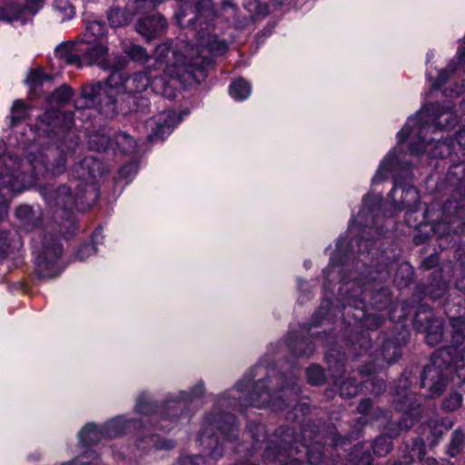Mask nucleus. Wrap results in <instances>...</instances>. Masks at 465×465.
<instances>
[{
  "instance_id": "obj_43",
  "label": "nucleus",
  "mask_w": 465,
  "mask_h": 465,
  "mask_svg": "<svg viewBox=\"0 0 465 465\" xmlns=\"http://www.w3.org/2000/svg\"><path fill=\"white\" fill-rule=\"evenodd\" d=\"M455 70L456 67L453 64H448L444 70H441L439 73L437 79L432 83V87H440L447 81L450 75L455 72Z\"/></svg>"
},
{
  "instance_id": "obj_54",
  "label": "nucleus",
  "mask_w": 465,
  "mask_h": 465,
  "mask_svg": "<svg viewBox=\"0 0 465 465\" xmlns=\"http://www.w3.org/2000/svg\"><path fill=\"white\" fill-rule=\"evenodd\" d=\"M308 461L312 465H318L322 461V455L317 454L314 456V454L310 450L308 452Z\"/></svg>"
},
{
  "instance_id": "obj_39",
  "label": "nucleus",
  "mask_w": 465,
  "mask_h": 465,
  "mask_svg": "<svg viewBox=\"0 0 465 465\" xmlns=\"http://www.w3.org/2000/svg\"><path fill=\"white\" fill-rule=\"evenodd\" d=\"M72 94V89L67 85H63L53 93L51 100L57 104H65L70 100Z\"/></svg>"
},
{
  "instance_id": "obj_6",
  "label": "nucleus",
  "mask_w": 465,
  "mask_h": 465,
  "mask_svg": "<svg viewBox=\"0 0 465 465\" xmlns=\"http://www.w3.org/2000/svg\"><path fill=\"white\" fill-rule=\"evenodd\" d=\"M456 349H441L435 356L433 362L425 367L421 383L428 388L431 395H440L447 385L446 374L440 370V361L447 362L451 356V351Z\"/></svg>"
},
{
  "instance_id": "obj_21",
  "label": "nucleus",
  "mask_w": 465,
  "mask_h": 465,
  "mask_svg": "<svg viewBox=\"0 0 465 465\" xmlns=\"http://www.w3.org/2000/svg\"><path fill=\"white\" fill-rule=\"evenodd\" d=\"M399 164V157L394 153H390L384 160L381 162L379 169L377 170L372 183H379L387 179L389 173L394 168L395 165Z\"/></svg>"
},
{
  "instance_id": "obj_55",
  "label": "nucleus",
  "mask_w": 465,
  "mask_h": 465,
  "mask_svg": "<svg viewBox=\"0 0 465 465\" xmlns=\"http://www.w3.org/2000/svg\"><path fill=\"white\" fill-rule=\"evenodd\" d=\"M455 140L460 146L465 148V129L459 131L455 134Z\"/></svg>"
},
{
  "instance_id": "obj_58",
  "label": "nucleus",
  "mask_w": 465,
  "mask_h": 465,
  "mask_svg": "<svg viewBox=\"0 0 465 465\" xmlns=\"http://www.w3.org/2000/svg\"><path fill=\"white\" fill-rule=\"evenodd\" d=\"M282 465H302V462L300 459L295 458L284 462Z\"/></svg>"
},
{
  "instance_id": "obj_44",
  "label": "nucleus",
  "mask_w": 465,
  "mask_h": 465,
  "mask_svg": "<svg viewBox=\"0 0 465 465\" xmlns=\"http://www.w3.org/2000/svg\"><path fill=\"white\" fill-rule=\"evenodd\" d=\"M373 451L379 456L385 455L390 451V442L387 438L380 437L377 438L373 443Z\"/></svg>"
},
{
  "instance_id": "obj_22",
  "label": "nucleus",
  "mask_w": 465,
  "mask_h": 465,
  "mask_svg": "<svg viewBox=\"0 0 465 465\" xmlns=\"http://www.w3.org/2000/svg\"><path fill=\"white\" fill-rule=\"evenodd\" d=\"M419 192L412 185H405L402 187V196L401 204L402 208H407L409 212L414 213L418 210Z\"/></svg>"
},
{
  "instance_id": "obj_13",
  "label": "nucleus",
  "mask_w": 465,
  "mask_h": 465,
  "mask_svg": "<svg viewBox=\"0 0 465 465\" xmlns=\"http://www.w3.org/2000/svg\"><path fill=\"white\" fill-rule=\"evenodd\" d=\"M76 53L83 54V62L88 64H97L101 67L106 68L108 63V47L103 42L97 44L88 45L83 47L82 44H76L73 49Z\"/></svg>"
},
{
  "instance_id": "obj_3",
  "label": "nucleus",
  "mask_w": 465,
  "mask_h": 465,
  "mask_svg": "<svg viewBox=\"0 0 465 465\" xmlns=\"http://www.w3.org/2000/svg\"><path fill=\"white\" fill-rule=\"evenodd\" d=\"M236 430L235 418L229 412L206 417L198 440L200 444L210 450L211 458L217 460L223 455L219 447L224 440L234 438Z\"/></svg>"
},
{
  "instance_id": "obj_50",
  "label": "nucleus",
  "mask_w": 465,
  "mask_h": 465,
  "mask_svg": "<svg viewBox=\"0 0 465 465\" xmlns=\"http://www.w3.org/2000/svg\"><path fill=\"white\" fill-rule=\"evenodd\" d=\"M66 166V160L64 155L59 156L55 164L54 165L52 172L54 174H60L64 172Z\"/></svg>"
},
{
  "instance_id": "obj_37",
  "label": "nucleus",
  "mask_w": 465,
  "mask_h": 465,
  "mask_svg": "<svg viewBox=\"0 0 465 465\" xmlns=\"http://www.w3.org/2000/svg\"><path fill=\"white\" fill-rule=\"evenodd\" d=\"M381 353L389 364L395 362L401 357L400 348L391 342L383 345Z\"/></svg>"
},
{
  "instance_id": "obj_5",
  "label": "nucleus",
  "mask_w": 465,
  "mask_h": 465,
  "mask_svg": "<svg viewBox=\"0 0 465 465\" xmlns=\"http://www.w3.org/2000/svg\"><path fill=\"white\" fill-rule=\"evenodd\" d=\"M156 79L152 80L147 73H135L125 76L121 71H114L109 75L108 103L113 101V94H136L145 91L149 86L157 92L154 86Z\"/></svg>"
},
{
  "instance_id": "obj_53",
  "label": "nucleus",
  "mask_w": 465,
  "mask_h": 465,
  "mask_svg": "<svg viewBox=\"0 0 465 465\" xmlns=\"http://www.w3.org/2000/svg\"><path fill=\"white\" fill-rule=\"evenodd\" d=\"M63 59L67 64H79L80 61H83V56L80 57L78 54L70 53V54H64L63 56Z\"/></svg>"
},
{
  "instance_id": "obj_46",
  "label": "nucleus",
  "mask_w": 465,
  "mask_h": 465,
  "mask_svg": "<svg viewBox=\"0 0 465 465\" xmlns=\"http://www.w3.org/2000/svg\"><path fill=\"white\" fill-rule=\"evenodd\" d=\"M413 270L412 267L408 263H401L399 267V271L397 272V276H401L404 280V283L407 284L412 280Z\"/></svg>"
},
{
  "instance_id": "obj_52",
  "label": "nucleus",
  "mask_w": 465,
  "mask_h": 465,
  "mask_svg": "<svg viewBox=\"0 0 465 465\" xmlns=\"http://www.w3.org/2000/svg\"><path fill=\"white\" fill-rule=\"evenodd\" d=\"M382 323V319L378 315H369L364 324L369 328H378Z\"/></svg>"
},
{
  "instance_id": "obj_40",
  "label": "nucleus",
  "mask_w": 465,
  "mask_h": 465,
  "mask_svg": "<svg viewBox=\"0 0 465 465\" xmlns=\"http://www.w3.org/2000/svg\"><path fill=\"white\" fill-rule=\"evenodd\" d=\"M308 381L312 385H319L324 380L322 369L318 365H313L307 369Z\"/></svg>"
},
{
  "instance_id": "obj_63",
  "label": "nucleus",
  "mask_w": 465,
  "mask_h": 465,
  "mask_svg": "<svg viewBox=\"0 0 465 465\" xmlns=\"http://www.w3.org/2000/svg\"><path fill=\"white\" fill-rule=\"evenodd\" d=\"M308 347H309L308 351H302V352H300V353H299V355H301V356H303V355H304V356H310V355L312 353L313 349H312V346H309V345H308Z\"/></svg>"
},
{
  "instance_id": "obj_7",
  "label": "nucleus",
  "mask_w": 465,
  "mask_h": 465,
  "mask_svg": "<svg viewBox=\"0 0 465 465\" xmlns=\"http://www.w3.org/2000/svg\"><path fill=\"white\" fill-rule=\"evenodd\" d=\"M108 89L109 77L107 78L105 85H102L100 83L84 85L82 89V97L84 100V104H76V106L98 105L106 115L112 116L115 114L117 112L115 106L117 99L115 94H113V101L108 103Z\"/></svg>"
},
{
  "instance_id": "obj_36",
  "label": "nucleus",
  "mask_w": 465,
  "mask_h": 465,
  "mask_svg": "<svg viewBox=\"0 0 465 465\" xmlns=\"http://www.w3.org/2000/svg\"><path fill=\"white\" fill-rule=\"evenodd\" d=\"M47 80H51V77L44 74L42 70H32L29 73L25 82L31 89H36L39 85Z\"/></svg>"
},
{
  "instance_id": "obj_34",
  "label": "nucleus",
  "mask_w": 465,
  "mask_h": 465,
  "mask_svg": "<svg viewBox=\"0 0 465 465\" xmlns=\"http://www.w3.org/2000/svg\"><path fill=\"white\" fill-rule=\"evenodd\" d=\"M381 196L380 194L367 195L363 199V208L358 213L356 220L360 223H361L364 216L368 213H371L373 211V207L375 205H378L381 203Z\"/></svg>"
},
{
  "instance_id": "obj_20",
  "label": "nucleus",
  "mask_w": 465,
  "mask_h": 465,
  "mask_svg": "<svg viewBox=\"0 0 465 465\" xmlns=\"http://www.w3.org/2000/svg\"><path fill=\"white\" fill-rule=\"evenodd\" d=\"M135 424L134 420H125L122 417H118L109 420L104 430V436L107 438H114L123 434L126 429Z\"/></svg>"
},
{
  "instance_id": "obj_24",
  "label": "nucleus",
  "mask_w": 465,
  "mask_h": 465,
  "mask_svg": "<svg viewBox=\"0 0 465 465\" xmlns=\"http://www.w3.org/2000/svg\"><path fill=\"white\" fill-rule=\"evenodd\" d=\"M133 16V14L121 8H113L108 12V21L113 27H121L129 24Z\"/></svg>"
},
{
  "instance_id": "obj_38",
  "label": "nucleus",
  "mask_w": 465,
  "mask_h": 465,
  "mask_svg": "<svg viewBox=\"0 0 465 465\" xmlns=\"http://www.w3.org/2000/svg\"><path fill=\"white\" fill-rule=\"evenodd\" d=\"M358 385L353 379L344 381L340 387V394L343 398H352L358 394Z\"/></svg>"
},
{
  "instance_id": "obj_27",
  "label": "nucleus",
  "mask_w": 465,
  "mask_h": 465,
  "mask_svg": "<svg viewBox=\"0 0 465 465\" xmlns=\"http://www.w3.org/2000/svg\"><path fill=\"white\" fill-rule=\"evenodd\" d=\"M88 143L90 148L97 152H104L112 146L110 137L107 134L99 132L91 134Z\"/></svg>"
},
{
  "instance_id": "obj_60",
  "label": "nucleus",
  "mask_w": 465,
  "mask_h": 465,
  "mask_svg": "<svg viewBox=\"0 0 465 465\" xmlns=\"http://www.w3.org/2000/svg\"><path fill=\"white\" fill-rule=\"evenodd\" d=\"M0 19H1V20H5V21H13V20H14V18H12V17H8V16L6 15V12H5V10H2V11L0 12Z\"/></svg>"
},
{
  "instance_id": "obj_61",
  "label": "nucleus",
  "mask_w": 465,
  "mask_h": 465,
  "mask_svg": "<svg viewBox=\"0 0 465 465\" xmlns=\"http://www.w3.org/2000/svg\"><path fill=\"white\" fill-rule=\"evenodd\" d=\"M459 59L465 64V46L459 52Z\"/></svg>"
},
{
  "instance_id": "obj_45",
  "label": "nucleus",
  "mask_w": 465,
  "mask_h": 465,
  "mask_svg": "<svg viewBox=\"0 0 465 465\" xmlns=\"http://www.w3.org/2000/svg\"><path fill=\"white\" fill-rule=\"evenodd\" d=\"M96 252V249L94 247V244L92 243H86V244H84L82 245L79 250L77 251L76 252V258L79 260V261H84L85 259H87L89 256L94 254Z\"/></svg>"
},
{
  "instance_id": "obj_57",
  "label": "nucleus",
  "mask_w": 465,
  "mask_h": 465,
  "mask_svg": "<svg viewBox=\"0 0 465 465\" xmlns=\"http://www.w3.org/2000/svg\"><path fill=\"white\" fill-rule=\"evenodd\" d=\"M272 447H267L266 448V450H265V453H264V456H265L266 459H268V460H274V459L277 458L274 454L272 455Z\"/></svg>"
},
{
  "instance_id": "obj_12",
  "label": "nucleus",
  "mask_w": 465,
  "mask_h": 465,
  "mask_svg": "<svg viewBox=\"0 0 465 465\" xmlns=\"http://www.w3.org/2000/svg\"><path fill=\"white\" fill-rule=\"evenodd\" d=\"M40 128L44 125L50 127L49 129H44L46 133H54V135L60 134V133L70 129L74 124L73 115L71 113H64L58 110H50L45 112L40 117Z\"/></svg>"
},
{
  "instance_id": "obj_30",
  "label": "nucleus",
  "mask_w": 465,
  "mask_h": 465,
  "mask_svg": "<svg viewBox=\"0 0 465 465\" xmlns=\"http://www.w3.org/2000/svg\"><path fill=\"white\" fill-rule=\"evenodd\" d=\"M450 322L452 329V342L455 346H458L462 343L465 338L463 333V331L465 330V318H451Z\"/></svg>"
},
{
  "instance_id": "obj_51",
  "label": "nucleus",
  "mask_w": 465,
  "mask_h": 465,
  "mask_svg": "<svg viewBox=\"0 0 465 465\" xmlns=\"http://www.w3.org/2000/svg\"><path fill=\"white\" fill-rule=\"evenodd\" d=\"M204 460L202 456H188L182 460V465H203Z\"/></svg>"
},
{
  "instance_id": "obj_4",
  "label": "nucleus",
  "mask_w": 465,
  "mask_h": 465,
  "mask_svg": "<svg viewBox=\"0 0 465 465\" xmlns=\"http://www.w3.org/2000/svg\"><path fill=\"white\" fill-rule=\"evenodd\" d=\"M250 384L245 381H241L237 384L235 390L232 391V395L229 398L223 396L219 400L220 405H224L227 402L229 405H239L241 409L247 406H255L262 408L264 406H272L274 410L282 409V404L277 403L273 401L271 393L265 390L266 381L263 380L258 381L253 385V391L250 397H247L246 391H248Z\"/></svg>"
},
{
  "instance_id": "obj_17",
  "label": "nucleus",
  "mask_w": 465,
  "mask_h": 465,
  "mask_svg": "<svg viewBox=\"0 0 465 465\" xmlns=\"http://www.w3.org/2000/svg\"><path fill=\"white\" fill-rule=\"evenodd\" d=\"M105 35V26L100 21H91L85 27V32L82 37V43L87 45L97 44L103 42V37Z\"/></svg>"
},
{
  "instance_id": "obj_25",
  "label": "nucleus",
  "mask_w": 465,
  "mask_h": 465,
  "mask_svg": "<svg viewBox=\"0 0 465 465\" xmlns=\"http://www.w3.org/2000/svg\"><path fill=\"white\" fill-rule=\"evenodd\" d=\"M55 204L64 208L72 209L75 204V198L72 194L71 189L66 185H61L55 192Z\"/></svg>"
},
{
  "instance_id": "obj_47",
  "label": "nucleus",
  "mask_w": 465,
  "mask_h": 465,
  "mask_svg": "<svg viewBox=\"0 0 465 465\" xmlns=\"http://www.w3.org/2000/svg\"><path fill=\"white\" fill-rule=\"evenodd\" d=\"M341 292L344 294L348 295L349 300L351 299V300H355V301L364 293V291L362 290L361 287H358L357 290H355L353 293H350V292H351L350 282H346L343 284V286L341 288Z\"/></svg>"
},
{
  "instance_id": "obj_64",
  "label": "nucleus",
  "mask_w": 465,
  "mask_h": 465,
  "mask_svg": "<svg viewBox=\"0 0 465 465\" xmlns=\"http://www.w3.org/2000/svg\"><path fill=\"white\" fill-rule=\"evenodd\" d=\"M198 11L200 13L201 15H203V14L206 12V13H211L213 15V12L209 9H206V10H203V6L202 5H199L198 6Z\"/></svg>"
},
{
  "instance_id": "obj_32",
  "label": "nucleus",
  "mask_w": 465,
  "mask_h": 465,
  "mask_svg": "<svg viewBox=\"0 0 465 465\" xmlns=\"http://www.w3.org/2000/svg\"><path fill=\"white\" fill-rule=\"evenodd\" d=\"M465 435L460 430H456L452 433L450 442L448 447V454L451 457L457 456L463 449Z\"/></svg>"
},
{
  "instance_id": "obj_9",
  "label": "nucleus",
  "mask_w": 465,
  "mask_h": 465,
  "mask_svg": "<svg viewBox=\"0 0 465 465\" xmlns=\"http://www.w3.org/2000/svg\"><path fill=\"white\" fill-rule=\"evenodd\" d=\"M62 252L63 248L57 242L44 244L42 253L37 258V269L41 276L54 277L62 271L58 264Z\"/></svg>"
},
{
  "instance_id": "obj_29",
  "label": "nucleus",
  "mask_w": 465,
  "mask_h": 465,
  "mask_svg": "<svg viewBox=\"0 0 465 465\" xmlns=\"http://www.w3.org/2000/svg\"><path fill=\"white\" fill-rule=\"evenodd\" d=\"M443 331L441 322L439 320H433L427 329L426 341L431 346H435L441 341Z\"/></svg>"
},
{
  "instance_id": "obj_19",
  "label": "nucleus",
  "mask_w": 465,
  "mask_h": 465,
  "mask_svg": "<svg viewBox=\"0 0 465 465\" xmlns=\"http://www.w3.org/2000/svg\"><path fill=\"white\" fill-rule=\"evenodd\" d=\"M425 454L424 440H415L411 446H406L402 450V462L405 465H411L415 460H420Z\"/></svg>"
},
{
  "instance_id": "obj_1",
  "label": "nucleus",
  "mask_w": 465,
  "mask_h": 465,
  "mask_svg": "<svg viewBox=\"0 0 465 465\" xmlns=\"http://www.w3.org/2000/svg\"><path fill=\"white\" fill-rule=\"evenodd\" d=\"M187 55L181 54L178 49L169 43L159 45L154 52L153 58L158 66H164V73L171 78L181 82H190L194 79L196 70H202L211 64V55H221L227 50V45L218 40L211 33H198L196 48L184 45Z\"/></svg>"
},
{
  "instance_id": "obj_18",
  "label": "nucleus",
  "mask_w": 465,
  "mask_h": 465,
  "mask_svg": "<svg viewBox=\"0 0 465 465\" xmlns=\"http://www.w3.org/2000/svg\"><path fill=\"white\" fill-rule=\"evenodd\" d=\"M79 440L84 446L94 445L105 438L104 430L93 423L85 425L78 434Z\"/></svg>"
},
{
  "instance_id": "obj_41",
  "label": "nucleus",
  "mask_w": 465,
  "mask_h": 465,
  "mask_svg": "<svg viewBox=\"0 0 465 465\" xmlns=\"http://www.w3.org/2000/svg\"><path fill=\"white\" fill-rule=\"evenodd\" d=\"M135 410L139 413L149 414L154 410V405L146 394H142L137 400Z\"/></svg>"
},
{
  "instance_id": "obj_15",
  "label": "nucleus",
  "mask_w": 465,
  "mask_h": 465,
  "mask_svg": "<svg viewBox=\"0 0 465 465\" xmlns=\"http://www.w3.org/2000/svg\"><path fill=\"white\" fill-rule=\"evenodd\" d=\"M167 26L161 15H153L141 18L136 25V31L148 40L158 36Z\"/></svg>"
},
{
  "instance_id": "obj_48",
  "label": "nucleus",
  "mask_w": 465,
  "mask_h": 465,
  "mask_svg": "<svg viewBox=\"0 0 465 465\" xmlns=\"http://www.w3.org/2000/svg\"><path fill=\"white\" fill-rule=\"evenodd\" d=\"M9 247V233L6 231H0V259H2Z\"/></svg>"
},
{
  "instance_id": "obj_35",
  "label": "nucleus",
  "mask_w": 465,
  "mask_h": 465,
  "mask_svg": "<svg viewBox=\"0 0 465 465\" xmlns=\"http://www.w3.org/2000/svg\"><path fill=\"white\" fill-rule=\"evenodd\" d=\"M54 9L61 20L69 19L74 15V7L68 0H54Z\"/></svg>"
},
{
  "instance_id": "obj_14",
  "label": "nucleus",
  "mask_w": 465,
  "mask_h": 465,
  "mask_svg": "<svg viewBox=\"0 0 465 465\" xmlns=\"http://www.w3.org/2000/svg\"><path fill=\"white\" fill-rule=\"evenodd\" d=\"M102 173L101 163L93 156L84 158L73 169V175L86 183H93Z\"/></svg>"
},
{
  "instance_id": "obj_59",
  "label": "nucleus",
  "mask_w": 465,
  "mask_h": 465,
  "mask_svg": "<svg viewBox=\"0 0 465 465\" xmlns=\"http://www.w3.org/2000/svg\"><path fill=\"white\" fill-rule=\"evenodd\" d=\"M400 186H401V182L398 180V178H395V181H394V187H393V189H392V190L391 191V193H390V197L393 198V193H394V192H395V191H396V189H397L398 187H400Z\"/></svg>"
},
{
  "instance_id": "obj_33",
  "label": "nucleus",
  "mask_w": 465,
  "mask_h": 465,
  "mask_svg": "<svg viewBox=\"0 0 465 465\" xmlns=\"http://www.w3.org/2000/svg\"><path fill=\"white\" fill-rule=\"evenodd\" d=\"M124 53L133 60L140 64H145L149 60L146 50L138 45H130L124 48Z\"/></svg>"
},
{
  "instance_id": "obj_31",
  "label": "nucleus",
  "mask_w": 465,
  "mask_h": 465,
  "mask_svg": "<svg viewBox=\"0 0 465 465\" xmlns=\"http://www.w3.org/2000/svg\"><path fill=\"white\" fill-rule=\"evenodd\" d=\"M115 143L124 153H133L136 149V142L125 133L115 135Z\"/></svg>"
},
{
  "instance_id": "obj_56",
  "label": "nucleus",
  "mask_w": 465,
  "mask_h": 465,
  "mask_svg": "<svg viewBox=\"0 0 465 465\" xmlns=\"http://www.w3.org/2000/svg\"><path fill=\"white\" fill-rule=\"evenodd\" d=\"M370 406H371V401L370 400H364V401H362L360 403V405L358 407V410H359V411L364 413V412H367L369 411Z\"/></svg>"
},
{
  "instance_id": "obj_26",
  "label": "nucleus",
  "mask_w": 465,
  "mask_h": 465,
  "mask_svg": "<svg viewBox=\"0 0 465 465\" xmlns=\"http://www.w3.org/2000/svg\"><path fill=\"white\" fill-rule=\"evenodd\" d=\"M15 214L18 219L24 222L25 226L28 229H33L39 224L38 218L35 217L33 209L28 205H21L16 211Z\"/></svg>"
},
{
  "instance_id": "obj_10",
  "label": "nucleus",
  "mask_w": 465,
  "mask_h": 465,
  "mask_svg": "<svg viewBox=\"0 0 465 465\" xmlns=\"http://www.w3.org/2000/svg\"><path fill=\"white\" fill-rule=\"evenodd\" d=\"M204 393V387L203 382H199L196 386L192 390L191 393H187L185 391H182L180 393L179 399H169L166 401L164 407V413L161 418L160 428L162 430H169V424L167 422L170 421L169 417H177L180 413L183 412V408L186 406L187 401H192L193 399L202 397Z\"/></svg>"
},
{
  "instance_id": "obj_23",
  "label": "nucleus",
  "mask_w": 465,
  "mask_h": 465,
  "mask_svg": "<svg viewBox=\"0 0 465 465\" xmlns=\"http://www.w3.org/2000/svg\"><path fill=\"white\" fill-rule=\"evenodd\" d=\"M30 114V106L27 105L23 100L17 99L13 103L11 108V126L17 125L22 121L26 120Z\"/></svg>"
},
{
  "instance_id": "obj_62",
  "label": "nucleus",
  "mask_w": 465,
  "mask_h": 465,
  "mask_svg": "<svg viewBox=\"0 0 465 465\" xmlns=\"http://www.w3.org/2000/svg\"><path fill=\"white\" fill-rule=\"evenodd\" d=\"M400 426L403 427L405 429H409L412 426V421L410 422V424L407 422V418H404L401 422H400Z\"/></svg>"
},
{
  "instance_id": "obj_42",
  "label": "nucleus",
  "mask_w": 465,
  "mask_h": 465,
  "mask_svg": "<svg viewBox=\"0 0 465 465\" xmlns=\"http://www.w3.org/2000/svg\"><path fill=\"white\" fill-rule=\"evenodd\" d=\"M462 403V396L459 393L450 394L445 401H443V409L447 411H454L458 410Z\"/></svg>"
},
{
  "instance_id": "obj_11",
  "label": "nucleus",
  "mask_w": 465,
  "mask_h": 465,
  "mask_svg": "<svg viewBox=\"0 0 465 465\" xmlns=\"http://www.w3.org/2000/svg\"><path fill=\"white\" fill-rule=\"evenodd\" d=\"M179 122L180 119L173 111L161 113L155 118L150 119L146 123L147 126L152 130L148 139L152 142L164 139L172 133Z\"/></svg>"
},
{
  "instance_id": "obj_28",
  "label": "nucleus",
  "mask_w": 465,
  "mask_h": 465,
  "mask_svg": "<svg viewBox=\"0 0 465 465\" xmlns=\"http://www.w3.org/2000/svg\"><path fill=\"white\" fill-rule=\"evenodd\" d=\"M251 94L249 83L242 79H238L230 85V94L236 100H244Z\"/></svg>"
},
{
  "instance_id": "obj_49",
  "label": "nucleus",
  "mask_w": 465,
  "mask_h": 465,
  "mask_svg": "<svg viewBox=\"0 0 465 465\" xmlns=\"http://www.w3.org/2000/svg\"><path fill=\"white\" fill-rule=\"evenodd\" d=\"M413 395L411 393L405 394L402 399H401V409L406 411V415H409L408 412L414 410L411 400Z\"/></svg>"
},
{
  "instance_id": "obj_8",
  "label": "nucleus",
  "mask_w": 465,
  "mask_h": 465,
  "mask_svg": "<svg viewBox=\"0 0 465 465\" xmlns=\"http://www.w3.org/2000/svg\"><path fill=\"white\" fill-rule=\"evenodd\" d=\"M25 188V177L15 174L9 169L0 171V220L4 219L8 212L9 199L15 193Z\"/></svg>"
},
{
  "instance_id": "obj_16",
  "label": "nucleus",
  "mask_w": 465,
  "mask_h": 465,
  "mask_svg": "<svg viewBox=\"0 0 465 465\" xmlns=\"http://www.w3.org/2000/svg\"><path fill=\"white\" fill-rule=\"evenodd\" d=\"M452 426L450 421L430 420L427 426L423 428L422 436L430 447H434L443 433L450 430Z\"/></svg>"
},
{
  "instance_id": "obj_2",
  "label": "nucleus",
  "mask_w": 465,
  "mask_h": 465,
  "mask_svg": "<svg viewBox=\"0 0 465 465\" xmlns=\"http://www.w3.org/2000/svg\"><path fill=\"white\" fill-rule=\"evenodd\" d=\"M453 104L449 101L444 106L430 104L424 106L415 117L408 120L405 126L399 132V142L403 143L411 134L419 139V145L411 144V151L414 153H428L430 157H445L452 149L450 144L440 141H425L430 131L447 129L454 126L457 116L452 111Z\"/></svg>"
}]
</instances>
